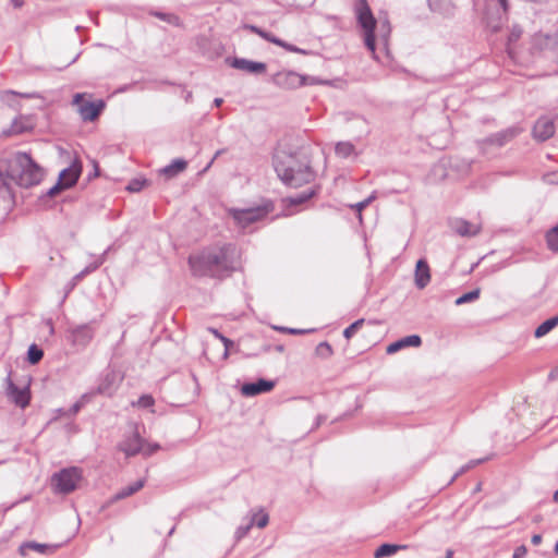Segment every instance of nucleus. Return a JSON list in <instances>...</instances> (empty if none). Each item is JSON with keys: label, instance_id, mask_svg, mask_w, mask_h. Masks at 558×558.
<instances>
[{"label": "nucleus", "instance_id": "38", "mask_svg": "<svg viewBox=\"0 0 558 558\" xmlns=\"http://www.w3.org/2000/svg\"><path fill=\"white\" fill-rule=\"evenodd\" d=\"M258 36H260L262 38H264L265 40L269 41V43H272L275 45H282V40L280 38H277L276 36H274L272 34L268 33V32H265L264 29H259Z\"/></svg>", "mask_w": 558, "mask_h": 558}, {"label": "nucleus", "instance_id": "7", "mask_svg": "<svg viewBox=\"0 0 558 558\" xmlns=\"http://www.w3.org/2000/svg\"><path fill=\"white\" fill-rule=\"evenodd\" d=\"M522 132V129L513 125L500 132H497L481 142L483 148L487 145H496L501 147L512 141Z\"/></svg>", "mask_w": 558, "mask_h": 558}, {"label": "nucleus", "instance_id": "64", "mask_svg": "<svg viewBox=\"0 0 558 558\" xmlns=\"http://www.w3.org/2000/svg\"><path fill=\"white\" fill-rule=\"evenodd\" d=\"M228 355H229V351H227V349H225L223 357L227 359Z\"/></svg>", "mask_w": 558, "mask_h": 558}, {"label": "nucleus", "instance_id": "10", "mask_svg": "<svg viewBox=\"0 0 558 558\" xmlns=\"http://www.w3.org/2000/svg\"><path fill=\"white\" fill-rule=\"evenodd\" d=\"M143 442L144 440L141 438L140 434L136 430H134L131 436L126 437L119 445V448L121 451L125 453V456L132 457L142 452Z\"/></svg>", "mask_w": 558, "mask_h": 558}, {"label": "nucleus", "instance_id": "11", "mask_svg": "<svg viewBox=\"0 0 558 558\" xmlns=\"http://www.w3.org/2000/svg\"><path fill=\"white\" fill-rule=\"evenodd\" d=\"M275 387V383L266 379H258L256 383H247L241 387V392L245 397L257 396L268 392Z\"/></svg>", "mask_w": 558, "mask_h": 558}, {"label": "nucleus", "instance_id": "27", "mask_svg": "<svg viewBox=\"0 0 558 558\" xmlns=\"http://www.w3.org/2000/svg\"><path fill=\"white\" fill-rule=\"evenodd\" d=\"M335 150L339 157L348 158L354 154L355 147L350 142H340L336 145Z\"/></svg>", "mask_w": 558, "mask_h": 558}, {"label": "nucleus", "instance_id": "36", "mask_svg": "<svg viewBox=\"0 0 558 558\" xmlns=\"http://www.w3.org/2000/svg\"><path fill=\"white\" fill-rule=\"evenodd\" d=\"M153 15H155L156 17L169 23V24H172V25H175V26H179L180 25V19L179 16H177L175 14H171V13H162V12H154Z\"/></svg>", "mask_w": 558, "mask_h": 558}, {"label": "nucleus", "instance_id": "31", "mask_svg": "<svg viewBox=\"0 0 558 558\" xmlns=\"http://www.w3.org/2000/svg\"><path fill=\"white\" fill-rule=\"evenodd\" d=\"M10 96H20V97H23V98H37L39 97L37 93H17V92H14V90H4L0 94V98L3 100V101H9V97Z\"/></svg>", "mask_w": 558, "mask_h": 558}, {"label": "nucleus", "instance_id": "9", "mask_svg": "<svg viewBox=\"0 0 558 558\" xmlns=\"http://www.w3.org/2000/svg\"><path fill=\"white\" fill-rule=\"evenodd\" d=\"M555 134L554 121L546 117H541L534 128L533 135L537 141L544 142Z\"/></svg>", "mask_w": 558, "mask_h": 558}, {"label": "nucleus", "instance_id": "39", "mask_svg": "<svg viewBox=\"0 0 558 558\" xmlns=\"http://www.w3.org/2000/svg\"><path fill=\"white\" fill-rule=\"evenodd\" d=\"M258 36H260L262 38H264L265 40L269 41V43H272L275 45H282V40L280 38H277L276 36H274L272 34L268 33V32H265L264 29H259Z\"/></svg>", "mask_w": 558, "mask_h": 558}, {"label": "nucleus", "instance_id": "12", "mask_svg": "<svg viewBox=\"0 0 558 558\" xmlns=\"http://www.w3.org/2000/svg\"><path fill=\"white\" fill-rule=\"evenodd\" d=\"M104 108L105 102L102 100H98L96 102L88 101L80 105L77 111L83 121H94L97 119Z\"/></svg>", "mask_w": 558, "mask_h": 558}, {"label": "nucleus", "instance_id": "50", "mask_svg": "<svg viewBox=\"0 0 558 558\" xmlns=\"http://www.w3.org/2000/svg\"><path fill=\"white\" fill-rule=\"evenodd\" d=\"M221 342L223 343L225 349H227V351H229V349L233 345V341L227 337H221Z\"/></svg>", "mask_w": 558, "mask_h": 558}, {"label": "nucleus", "instance_id": "51", "mask_svg": "<svg viewBox=\"0 0 558 558\" xmlns=\"http://www.w3.org/2000/svg\"><path fill=\"white\" fill-rule=\"evenodd\" d=\"M531 542L533 545L537 546L542 543V535L541 534H534L531 538Z\"/></svg>", "mask_w": 558, "mask_h": 558}, {"label": "nucleus", "instance_id": "4", "mask_svg": "<svg viewBox=\"0 0 558 558\" xmlns=\"http://www.w3.org/2000/svg\"><path fill=\"white\" fill-rule=\"evenodd\" d=\"M357 20L364 31L365 46L372 52L373 57L376 59V38H378L384 46H387L391 33L389 20L387 17L380 19L379 22L377 23L365 0H362L359 7Z\"/></svg>", "mask_w": 558, "mask_h": 558}, {"label": "nucleus", "instance_id": "33", "mask_svg": "<svg viewBox=\"0 0 558 558\" xmlns=\"http://www.w3.org/2000/svg\"><path fill=\"white\" fill-rule=\"evenodd\" d=\"M155 404V399L150 395H143L138 398L136 402H132L133 407H138L141 409H148Z\"/></svg>", "mask_w": 558, "mask_h": 558}, {"label": "nucleus", "instance_id": "62", "mask_svg": "<svg viewBox=\"0 0 558 558\" xmlns=\"http://www.w3.org/2000/svg\"><path fill=\"white\" fill-rule=\"evenodd\" d=\"M220 154H221V150H218V151L215 154V156H214V158L211 159V161L209 162L208 167H210V165L214 162V160H215L218 156H220Z\"/></svg>", "mask_w": 558, "mask_h": 558}, {"label": "nucleus", "instance_id": "34", "mask_svg": "<svg viewBox=\"0 0 558 558\" xmlns=\"http://www.w3.org/2000/svg\"><path fill=\"white\" fill-rule=\"evenodd\" d=\"M147 184V180L146 179H142V178H135V179H132L128 186H126V190L129 192H132V193H136V192H140L143 190V187Z\"/></svg>", "mask_w": 558, "mask_h": 558}, {"label": "nucleus", "instance_id": "63", "mask_svg": "<svg viewBox=\"0 0 558 558\" xmlns=\"http://www.w3.org/2000/svg\"><path fill=\"white\" fill-rule=\"evenodd\" d=\"M554 500H555L556 502H558V489H557V490L555 492V494H554Z\"/></svg>", "mask_w": 558, "mask_h": 558}, {"label": "nucleus", "instance_id": "45", "mask_svg": "<svg viewBox=\"0 0 558 558\" xmlns=\"http://www.w3.org/2000/svg\"><path fill=\"white\" fill-rule=\"evenodd\" d=\"M527 553V549L524 545H521L515 548L512 558H524Z\"/></svg>", "mask_w": 558, "mask_h": 558}, {"label": "nucleus", "instance_id": "52", "mask_svg": "<svg viewBox=\"0 0 558 558\" xmlns=\"http://www.w3.org/2000/svg\"><path fill=\"white\" fill-rule=\"evenodd\" d=\"M244 28L248 29V31H251L252 33H255V34H258V32L260 29L259 27H257L255 25H251V24L244 25Z\"/></svg>", "mask_w": 558, "mask_h": 558}, {"label": "nucleus", "instance_id": "43", "mask_svg": "<svg viewBox=\"0 0 558 558\" xmlns=\"http://www.w3.org/2000/svg\"><path fill=\"white\" fill-rule=\"evenodd\" d=\"M279 47H282L284 48L286 50L288 51H291V52H296V53H302V54H307V51L301 49V48H298L293 45H290V44H287L282 40V45H278Z\"/></svg>", "mask_w": 558, "mask_h": 558}, {"label": "nucleus", "instance_id": "55", "mask_svg": "<svg viewBox=\"0 0 558 558\" xmlns=\"http://www.w3.org/2000/svg\"><path fill=\"white\" fill-rule=\"evenodd\" d=\"M498 3L500 4V7L502 8V10L506 12L508 10V0H497Z\"/></svg>", "mask_w": 558, "mask_h": 558}, {"label": "nucleus", "instance_id": "48", "mask_svg": "<svg viewBox=\"0 0 558 558\" xmlns=\"http://www.w3.org/2000/svg\"><path fill=\"white\" fill-rule=\"evenodd\" d=\"M470 469H471V465H466L465 464V465L461 466L460 470L453 475L451 481H454L458 476H460L461 474L465 473Z\"/></svg>", "mask_w": 558, "mask_h": 558}, {"label": "nucleus", "instance_id": "16", "mask_svg": "<svg viewBox=\"0 0 558 558\" xmlns=\"http://www.w3.org/2000/svg\"><path fill=\"white\" fill-rule=\"evenodd\" d=\"M421 343H422V340H421L420 336L411 335V336L403 337V338L390 343L387 347L386 352L388 354H393V353L398 352L399 350L407 348V347H420Z\"/></svg>", "mask_w": 558, "mask_h": 558}, {"label": "nucleus", "instance_id": "44", "mask_svg": "<svg viewBox=\"0 0 558 558\" xmlns=\"http://www.w3.org/2000/svg\"><path fill=\"white\" fill-rule=\"evenodd\" d=\"M375 198V196H369L366 199L355 204L353 207L361 214V211Z\"/></svg>", "mask_w": 558, "mask_h": 558}, {"label": "nucleus", "instance_id": "32", "mask_svg": "<svg viewBox=\"0 0 558 558\" xmlns=\"http://www.w3.org/2000/svg\"><path fill=\"white\" fill-rule=\"evenodd\" d=\"M250 518H255L254 524L259 529L266 527L269 522V517L264 510L253 513Z\"/></svg>", "mask_w": 558, "mask_h": 558}, {"label": "nucleus", "instance_id": "26", "mask_svg": "<svg viewBox=\"0 0 558 558\" xmlns=\"http://www.w3.org/2000/svg\"><path fill=\"white\" fill-rule=\"evenodd\" d=\"M546 242L550 251L558 253V225L547 231Z\"/></svg>", "mask_w": 558, "mask_h": 558}, {"label": "nucleus", "instance_id": "15", "mask_svg": "<svg viewBox=\"0 0 558 558\" xmlns=\"http://www.w3.org/2000/svg\"><path fill=\"white\" fill-rule=\"evenodd\" d=\"M234 69L242 70L248 73H264L266 71V64L264 62L251 61L242 58H234L231 62Z\"/></svg>", "mask_w": 558, "mask_h": 558}, {"label": "nucleus", "instance_id": "19", "mask_svg": "<svg viewBox=\"0 0 558 558\" xmlns=\"http://www.w3.org/2000/svg\"><path fill=\"white\" fill-rule=\"evenodd\" d=\"M410 546L407 544H381L375 551L374 558H386L397 554L400 550H407Z\"/></svg>", "mask_w": 558, "mask_h": 558}, {"label": "nucleus", "instance_id": "24", "mask_svg": "<svg viewBox=\"0 0 558 558\" xmlns=\"http://www.w3.org/2000/svg\"><path fill=\"white\" fill-rule=\"evenodd\" d=\"M558 325V315L543 322L534 332L536 338H542Z\"/></svg>", "mask_w": 558, "mask_h": 558}, {"label": "nucleus", "instance_id": "49", "mask_svg": "<svg viewBox=\"0 0 558 558\" xmlns=\"http://www.w3.org/2000/svg\"><path fill=\"white\" fill-rule=\"evenodd\" d=\"M280 330L282 331H286V332H289L291 335H301V333H304L305 330H302V329H294V328H281Z\"/></svg>", "mask_w": 558, "mask_h": 558}, {"label": "nucleus", "instance_id": "8", "mask_svg": "<svg viewBox=\"0 0 558 558\" xmlns=\"http://www.w3.org/2000/svg\"><path fill=\"white\" fill-rule=\"evenodd\" d=\"M7 395L12 402L22 409L26 408L31 400L28 387L20 388L10 378H8Z\"/></svg>", "mask_w": 558, "mask_h": 558}, {"label": "nucleus", "instance_id": "3", "mask_svg": "<svg viewBox=\"0 0 558 558\" xmlns=\"http://www.w3.org/2000/svg\"><path fill=\"white\" fill-rule=\"evenodd\" d=\"M274 167L279 179L290 187H300L314 180V171L307 158L300 153L277 149L274 155Z\"/></svg>", "mask_w": 558, "mask_h": 558}, {"label": "nucleus", "instance_id": "17", "mask_svg": "<svg viewBox=\"0 0 558 558\" xmlns=\"http://www.w3.org/2000/svg\"><path fill=\"white\" fill-rule=\"evenodd\" d=\"M275 82L278 85H281V86H284L288 88H294L296 86L302 85V83H303L302 77L299 74L291 72V71L280 72L278 74H276Z\"/></svg>", "mask_w": 558, "mask_h": 558}, {"label": "nucleus", "instance_id": "29", "mask_svg": "<svg viewBox=\"0 0 558 558\" xmlns=\"http://www.w3.org/2000/svg\"><path fill=\"white\" fill-rule=\"evenodd\" d=\"M480 289L472 290L468 293L462 294L456 300V305H462L469 302H473L480 298Z\"/></svg>", "mask_w": 558, "mask_h": 558}, {"label": "nucleus", "instance_id": "18", "mask_svg": "<svg viewBox=\"0 0 558 558\" xmlns=\"http://www.w3.org/2000/svg\"><path fill=\"white\" fill-rule=\"evenodd\" d=\"M73 342L82 345H86L94 337L93 328L85 324L77 326L72 331Z\"/></svg>", "mask_w": 558, "mask_h": 558}, {"label": "nucleus", "instance_id": "28", "mask_svg": "<svg viewBox=\"0 0 558 558\" xmlns=\"http://www.w3.org/2000/svg\"><path fill=\"white\" fill-rule=\"evenodd\" d=\"M43 356L44 351L40 348H38L36 344L29 345L27 351V361L31 364H37L43 359Z\"/></svg>", "mask_w": 558, "mask_h": 558}, {"label": "nucleus", "instance_id": "56", "mask_svg": "<svg viewBox=\"0 0 558 558\" xmlns=\"http://www.w3.org/2000/svg\"><path fill=\"white\" fill-rule=\"evenodd\" d=\"M485 461V459L472 460L466 465H471V469Z\"/></svg>", "mask_w": 558, "mask_h": 558}, {"label": "nucleus", "instance_id": "13", "mask_svg": "<svg viewBox=\"0 0 558 558\" xmlns=\"http://www.w3.org/2000/svg\"><path fill=\"white\" fill-rule=\"evenodd\" d=\"M81 163L76 160H74L69 168L63 169L59 175V180L61 184H63V187L69 189L73 186L81 174Z\"/></svg>", "mask_w": 558, "mask_h": 558}, {"label": "nucleus", "instance_id": "2", "mask_svg": "<svg viewBox=\"0 0 558 558\" xmlns=\"http://www.w3.org/2000/svg\"><path fill=\"white\" fill-rule=\"evenodd\" d=\"M236 251L232 245L206 250L189 257V265L194 276L223 277L236 268Z\"/></svg>", "mask_w": 558, "mask_h": 558}, {"label": "nucleus", "instance_id": "46", "mask_svg": "<svg viewBox=\"0 0 558 558\" xmlns=\"http://www.w3.org/2000/svg\"><path fill=\"white\" fill-rule=\"evenodd\" d=\"M63 184H61L60 180L58 181V183L56 185H53L52 187L49 189L48 191V195L49 196H54L59 191L63 190Z\"/></svg>", "mask_w": 558, "mask_h": 558}, {"label": "nucleus", "instance_id": "47", "mask_svg": "<svg viewBox=\"0 0 558 558\" xmlns=\"http://www.w3.org/2000/svg\"><path fill=\"white\" fill-rule=\"evenodd\" d=\"M83 97H84V94H75L73 96V105L77 106V108L80 107V105H83L84 104V102H82Z\"/></svg>", "mask_w": 558, "mask_h": 558}, {"label": "nucleus", "instance_id": "42", "mask_svg": "<svg viewBox=\"0 0 558 558\" xmlns=\"http://www.w3.org/2000/svg\"><path fill=\"white\" fill-rule=\"evenodd\" d=\"M98 268V264H93L90 266H87L85 269H83L81 272H78L77 275H75L74 277V281H78L81 280L84 276H86L87 274L96 270Z\"/></svg>", "mask_w": 558, "mask_h": 558}, {"label": "nucleus", "instance_id": "35", "mask_svg": "<svg viewBox=\"0 0 558 558\" xmlns=\"http://www.w3.org/2000/svg\"><path fill=\"white\" fill-rule=\"evenodd\" d=\"M363 324H364L363 318L355 320L354 323H352L350 326H348L343 330V337L345 339L352 338L355 335V332L363 326Z\"/></svg>", "mask_w": 558, "mask_h": 558}, {"label": "nucleus", "instance_id": "5", "mask_svg": "<svg viewBox=\"0 0 558 558\" xmlns=\"http://www.w3.org/2000/svg\"><path fill=\"white\" fill-rule=\"evenodd\" d=\"M274 209L271 202L250 208H228L227 214L233 219L236 227L245 229L252 223L264 219Z\"/></svg>", "mask_w": 558, "mask_h": 558}, {"label": "nucleus", "instance_id": "21", "mask_svg": "<svg viewBox=\"0 0 558 558\" xmlns=\"http://www.w3.org/2000/svg\"><path fill=\"white\" fill-rule=\"evenodd\" d=\"M54 549H56V547L52 545L40 544V543H36V542H26L20 546L19 551L22 556H25L27 550H35L40 554H50V553H53Z\"/></svg>", "mask_w": 558, "mask_h": 558}, {"label": "nucleus", "instance_id": "14", "mask_svg": "<svg viewBox=\"0 0 558 558\" xmlns=\"http://www.w3.org/2000/svg\"><path fill=\"white\" fill-rule=\"evenodd\" d=\"M414 282L416 288L424 289L430 282V269L425 259H418L414 271Z\"/></svg>", "mask_w": 558, "mask_h": 558}, {"label": "nucleus", "instance_id": "61", "mask_svg": "<svg viewBox=\"0 0 558 558\" xmlns=\"http://www.w3.org/2000/svg\"><path fill=\"white\" fill-rule=\"evenodd\" d=\"M325 418H326L325 416L318 415L317 416V424L316 425L318 426L320 423H323L325 421Z\"/></svg>", "mask_w": 558, "mask_h": 558}, {"label": "nucleus", "instance_id": "20", "mask_svg": "<svg viewBox=\"0 0 558 558\" xmlns=\"http://www.w3.org/2000/svg\"><path fill=\"white\" fill-rule=\"evenodd\" d=\"M454 230L461 236H474L480 233L481 227L466 220H457Z\"/></svg>", "mask_w": 558, "mask_h": 558}, {"label": "nucleus", "instance_id": "25", "mask_svg": "<svg viewBox=\"0 0 558 558\" xmlns=\"http://www.w3.org/2000/svg\"><path fill=\"white\" fill-rule=\"evenodd\" d=\"M315 193H316V190L311 187L306 191H303V192L296 194L295 196H290L288 198V201L291 205H300V204L305 203L310 198H312L315 195Z\"/></svg>", "mask_w": 558, "mask_h": 558}, {"label": "nucleus", "instance_id": "54", "mask_svg": "<svg viewBox=\"0 0 558 558\" xmlns=\"http://www.w3.org/2000/svg\"><path fill=\"white\" fill-rule=\"evenodd\" d=\"M549 379H551V380L558 379V367H556L555 369H553L549 373Z\"/></svg>", "mask_w": 558, "mask_h": 558}, {"label": "nucleus", "instance_id": "53", "mask_svg": "<svg viewBox=\"0 0 558 558\" xmlns=\"http://www.w3.org/2000/svg\"><path fill=\"white\" fill-rule=\"evenodd\" d=\"M208 330L216 337L218 338L220 341H221V337H225L223 335H221L217 329L215 328H208Z\"/></svg>", "mask_w": 558, "mask_h": 558}, {"label": "nucleus", "instance_id": "37", "mask_svg": "<svg viewBox=\"0 0 558 558\" xmlns=\"http://www.w3.org/2000/svg\"><path fill=\"white\" fill-rule=\"evenodd\" d=\"M254 522H255V518H250L245 525H240L236 529L235 534H234L235 539L240 541L241 538H243L248 533L251 527L254 525Z\"/></svg>", "mask_w": 558, "mask_h": 558}, {"label": "nucleus", "instance_id": "59", "mask_svg": "<svg viewBox=\"0 0 558 558\" xmlns=\"http://www.w3.org/2000/svg\"><path fill=\"white\" fill-rule=\"evenodd\" d=\"M81 409V404L80 403H75L73 407H72V412L73 413H76L78 412V410Z\"/></svg>", "mask_w": 558, "mask_h": 558}, {"label": "nucleus", "instance_id": "57", "mask_svg": "<svg viewBox=\"0 0 558 558\" xmlns=\"http://www.w3.org/2000/svg\"><path fill=\"white\" fill-rule=\"evenodd\" d=\"M11 3L16 9L21 8L24 4L23 0H11Z\"/></svg>", "mask_w": 558, "mask_h": 558}, {"label": "nucleus", "instance_id": "6", "mask_svg": "<svg viewBox=\"0 0 558 558\" xmlns=\"http://www.w3.org/2000/svg\"><path fill=\"white\" fill-rule=\"evenodd\" d=\"M81 480L82 470L71 466L54 473L51 477V486L56 493L66 495L76 489Z\"/></svg>", "mask_w": 558, "mask_h": 558}, {"label": "nucleus", "instance_id": "30", "mask_svg": "<svg viewBox=\"0 0 558 558\" xmlns=\"http://www.w3.org/2000/svg\"><path fill=\"white\" fill-rule=\"evenodd\" d=\"M315 353L322 359H328L332 354V348L328 342L324 341L318 343L315 349Z\"/></svg>", "mask_w": 558, "mask_h": 558}, {"label": "nucleus", "instance_id": "58", "mask_svg": "<svg viewBox=\"0 0 558 558\" xmlns=\"http://www.w3.org/2000/svg\"><path fill=\"white\" fill-rule=\"evenodd\" d=\"M453 550L452 549H447L446 554H445V557L444 558H452L453 557Z\"/></svg>", "mask_w": 558, "mask_h": 558}, {"label": "nucleus", "instance_id": "22", "mask_svg": "<svg viewBox=\"0 0 558 558\" xmlns=\"http://www.w3.org/2000/svg\"><path fill=\"white\" fill-rule=\"evenodd\" d=\"M144 484H145V481L144 480H138L136 482H134L133 484L126 486V487H123L121 488L113 497L114 500H120V499H124L129 496H132L133 494H135L136 492H138L140 489H142L144 487Z\"/></svg>", "mask_w": 558, "mask_h": 558}, {"label": "nucleus", "instance_id": "60", "mask_svg": "<svg viewBox=\"0 0 558 558\" xmlns=\"http://www.w3.org/2000/svg\"><path fill=\"white\" fill-rule=\"evenodd\" d=\"M221 104H222V99H221V98H216V99L214 100V105H215L216 107H219Z\"/></svg>", "mask_w": 558, "mask_h": 558}, {"label": "nucleus", "instance_id": "40", "mask_svg": "<svg viewBox=\"0 0 558 558\" xmlns=\"http://www.w3.org/2000/svg\"><path fill=\"white\" fill-rule=\"evenodd\" d=\"M160 448V446L158 444H145V441L143 442V450L141 453H143L144 456H151L153 453H155L158 449Z\"/></svg>", "mask_w": 558, "mask_h": 558}, {"label": "nucleus", "instance_id": "41", "mask_svg": "<svg viewBox=\"0 0 558 558\" xmlns=\"http://www.w3.org/2000/svg\"><path fill=\"white\" fill-rule=\"evenodd\" d=\"M160 448V446L158 444H145V441L143 442V450L141 453H143L144 456H151L153 453H155L158 449Z\"/></svg>", "mask_w": 558, "mask_h": 558}, {"label": "nucleus", "instance_id": "23", "mask_svg": "<svg viewBox=\"0 0 558 558\" xmlns=\"http://www.w3.org/2000/svg\"><path fill=\"white\" fill-rule=\"evenodd\" d=\"M187 167V162L184 159H175L170 165L166 166L161 172L171 178L177 175L178 173L184 171Z\"/></svg>", "mask_w": 558, "mask_h": 558}, {"label": "nucleus", "instance_id": "1", "mask_svg": "<svg viewBox=\"0 0 558 558\" xmlns=\"http://www.w3.org/2000/svg\"><path fill=\"white\" fill-rule=\"evenodd\" d=\"M44 169L26 153L0 158V194L13 198V186L24 189L37 185L44 179Z\"/></svg>", "mask_w": 558, "mask_h": 558}]
</instances>
